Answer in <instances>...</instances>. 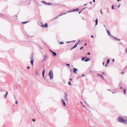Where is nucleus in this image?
I'll return each instance as SVG.
<instances>
[{
    "label": "nucleus",
    "mask_w": 127,
    "mask_h": 127,
    "mask_svg": "<svg viewBox=\"0 0 127 127\" xmlns=\"http://www.w3.org/2000/svg\"><path fill=\"white\" fill-rule=\"evenodd\" d=\"M74 47H73L70 49V50H72L73 49V48H74Z\"/></svg>",
    "instance_id": "obj_39"
},
{
    "label": "nucleus",
    "mask_w": 127,
    "mask_h": 127,
    "mask_svg": "<svg viewBox=\"0 0 127 127\" xmlns=\"http://www.w3.org/2000/svg\"><path fill=\"white\" fill-rule=\"evenodd\" d=\"M110 61V59H108L107 60L106 63L107 64H108L109 63Z\"/></svg>",
    "instance_id": "obj_15"
},
{
    "label": "nucleus",
    "mask_w": 127,
    "mask_h": 127,
    "mask_svg": "<svg viewBox=\"0 0 127 127\" xmlns=\"http://www.w3.org/2000/svg\"><path fill=\"white\" fill-rule=\"evenodd\" d=\"M87 54L88 55H90V53H87Z\"/></svg>",
    "instance_id": "obj_48"
},
{
    "label": "nucleus",
    "mask_w": 127,
    "mask_h": 127,
    "mask_svg": "<svg viewBox=\"0 0 127 127\" xmlns=\"http://www.w3.org/2000/svg\"><path fill=\"white\" fill-rule=\"evenodd\" d=\"M100 13H101L102 14H103V13L101 12V10H100Z\"/></svg>",
    "instance_id": "obj_51"
},
{
    "label": "nucleus",
    "mask_w": 127,
    "mask_h": 127,
    "mask_svg": "<svg viewBox=\"0 0 127 127\" xmlns=\"http://www.w3.org/2000/svg\"><path fill=\"white\" fill-rule=\"evenodd\" d=\"M30 3H31V2H30L29 3H28V5H29V4H30Z\"/></svg>",
    "instance_id": "obj_56"
},
{
    "label": "nucleus",
    "mask_w": 127,
    "mask_h": 127,
    "mask_svg": "<svg viewBox=\"0 0 127 127\" xmlns=\"http://www.w3.org/2000/svg\"><path fill=\"white\" fill-rule=\"evenodd\" d=\"M93 2H95V0H93Z\"/></svg>",
    "instance_id": "obj_54"
},
{
    "label": "nucleus",
    "mask_w": 127,
    "mask_h": 127,
    "mask_svg": "<svg viewBox=\"0 0 127 127\" xmlns=\"http://www.w3.org/2000/svg\"><path fill=\"white\" fill-rule=\"evenodd\" d=\"M90 4H92V2L91 1L90 2Z\"/></svg>",
    "instance_id": "obj_59"
},
{
    "label": "nucleus",
    "mask_w": 127,
    "mask_h": 127,
    "mask_svg": "<svg viewBox=\"0 0 127 127\" xmlns=\"http://www.w3.org/2000/svg\"><path fill=\"white\" fill-rule=\"evenodd\" d=\"M35 73L36 75H37L38 74V73L37 71H35Z\"/></svg>",
    "instance_id": "obj_25"
},
{
    "label": "nucleus",
    "mask_w": 127,
    "mask_h": 127,
    "mask_svg": "<svg viewBox=\"0 0 127 127\" xmlns=\"http://www.w3.org/2000/svg\"><path fill=\"white\" fill-rule=\"evenodd\" d=\"M32 121L33 122H35V120L34 119H32Z\"/></svg>",
    "instance_id": "obj_37"
},
{
    "label": "nucleus",
    "mask_w": 127,
    "mask_h": 127,
    "mask_svg": "<svg viewBox=\"0 0 127 127\" xmlns=\"http://www.w3.org/2000/svg\"><path fill=\"white\" fill-rule=\"evenodd\" d=\"M78 44V43H76L73 46L74 48H76Z\"/></svg>",
    "instance_id": "obj_11"
},
{
    "label": "nucleus",
    "mask_w": 127,
    "mask_h": 127,
    "mask_svg": "<svg viewBox=\"0 0 127 127\" xmlns=\"http://www.w3.org/2000/svg\"><path fill=\"white\" fill-rule=\"evenodd\" d=\"M91 60V59L88 58H87L84 60L85 62H87L89 60Z\"/></svg>",
    "instance_id": "obj_10"
},
{
    "label": "nucleus",
    "mask_w": 127,
    "mask_h": 127,
    "mask_svg": "<svg viewBox=\"0 0 127 127\" xmlns=\"http://www.w3.org/2000/svg\"><path fill=\"white\" fill-rule=\"evenodd\" d=\"M36 5L38 6H40L41 5H40L38 3H37L36 4Z\"/></svg>",
    "instance_id": "obj_31"
},
{
    "label": "nucleus",
    "mask_w": 127,
    "mask_h": 127,
    "mask_svg": "<svg viewBox=\"0 0 127 127\" xmlns=\"http://www.w3.org/2000/svg\"><path fill=\"white\" fill-rule=\"evenodd\" d=\"M43 76V78L46 80V79H45V77H44V75H42Z\"/></svg>",
    "instance_id": "obj_43"
},
{
    "label": "nucleus",
    "mask_w": 127,
    "mask_h": 127,
    "mask_svg": "<svg viewBox=\"0 0 127 127\" xmlns=\"http://www.w3.org/2000/svg\"><path fill=\"white\" fill-rule=\"evenodd\" d=\"M111 8L112 9H114V7L113 5H112L111 6Z\"/></svg>",
    "instance_id": "obj_27"
},
{
    "label": "nucleus",
    "mask_w": 127,
    "mask_h": 127,
    "mask_svg": "<svg viewBox=\"0 0 127 127\" xmlns=\"http://www.w3.org/2000/svg\"><path fill=\"white\" fill-rule=\"evenodd\" d=\"M33 53H32V54L31 55V57L30 59H33Z\"/></svg>",
    "instance_id": "obj_18"
},
{
    "label": "nucleus",
    "mask_w": 127,
    "mask_h": 127,
    "mask_svg": "<svg viewBox=\"0 0 127 127\" xmlns=\"http://www.w3.org/2000/svg\"><path fill=\"white\" fill-rule=\"evenodd\" d=\"M84 74H83L82 76V77H84Z\"/></svg>",
    "instance_id": "obj_55"
},
{
    "label": "nucleus",
    "mask_w": 127,
    "mask_h": 127,
    "mask_svg": "<svg viewBox=\"0 0 127 127\" xmlns=\"http://www.w3.org/2000/svg\"><path fill=\"white\" fill-rule=\"evenodd\" d=\"M86 58V57H82V61H83Z\"/></svg>",
    "instance_id": "obj_12"
},
{
    "label": "nucleus",
    "mask_w": 127,
    "mask_h": 127,
    "mask_svg": "<svg viewBox=\"0 0 127 127\" xmlns=\"http://www.w3.org/2000/svg\"><path fill=\"white\" fill-rule=\"evenodd\" d=\"M7 94H8V92H6V94H5V98H6V97H7Z\"/></svg>",
    "instance_id": "obj_21"
},
{
    "label": "nucleus",
    "mask_w": 127,
    "mask_h": 127,
    "mask_svg": "<svg viewBox=\"0 0 127 127\" xmlns=\"http://www.w3.org/2000/svg\"><path fill=\"white\" fill-rule=\"evenodd\" d=\"M83 48V46H82V47H81L80 48V50H81V49H82Z\"/></svg>",
    "instance_id": "obj_38"
},
{
    "label": "nucleus",
    "mask_w": 127,
    "mask_h": 127,
    "mask_svg": "<svg viewBox=\"0 0 127 127\" xmlns=\"http://www.w3.org/2000/svg\"><path fill=\"white\" fill-rule=\"evenodd\" d=\"M66 14V13H62L61 14L59 15V16H61L62 15H64V14Z\"/></svg>",
    "instance_id": "obj_19"
},
{
    "label": "nucleus",
    "mask_w": 127,
    "mask_h": 127,
    "mask_svg": "<svg viewBox=\"0 0 127 127\" xmlns=\"http://www.w3.org/2000/svg\"><path fill=\"white\" fill-rule=\"evenodd\" d=\"M69 80L70 81H72V78H70L69 79Z\"/></svg>",
    "instance_id": "obj_49"
},
{
    "label": "nucleus",
    "mask_w": 127,
    "mask_h": 127,
    "mask_svg": "<svg viewBox=\"0 0 127 127\" xmlns=\"http://www.w3.org/2000/svg\"><path fill=\"white\" fill-rule=\"evenodd\" d=\"M34 61V60L33 59H32L31 60V64L33 65V61Z\"/></svg>",
    "instance_id": "obj_9"
},
{
    "label": "nucleus",
    "mask_w": 127,
    "mask_h": 127,
    "mask_svg": "<svg viewBox=\"0 0 127 127\" xmlns=\"http://www.w3.org/2000/svg\"><path fill=\"white\" fill-rule=\"evenodd\" d=\"M124 73V72H121V74H122L123 73Z\"/></svg>",
    "instance_id": "obj_64"
},
{
    "label": "nucleus",
    "mask_w": 127,
    "mask_h": 127,
    "mask_svg": "<svg viewBox=\"0 0 127 127\" xmlns=\"http://www.w3.org/2000/svg\"><path fill=\"white\" fill-rule=\"evenodd\" d=\"M53 4V3H47V5H51Z\"/></svg>",
    "instance_id": "obj_17"
},
{
    "label": "nucleus",
    "mask_w": 127,
    "mask_h": 127,
    "mask_svg": "<svg viewBox=\"0 0 127 127\" xmlns=\"http://www.w3.org/2000/svg\"><path fill=\"white\" fill-rule=\"evenodd\" d=\"M59 44H64V43L63 42H61L59 43Z\"/></svg>",
    "instance_id": "obj_23"
},
{
    "label": "nucleus",
    "mask_w": 127,
    "mask_h": 127,
    "mask_svg": "<svg viewBox=\"0 0 127 127\" xmlns=\"http://www.w3.org/2000/svg\"><path fill=\"white\" fill-rule=\"evenodd\" d=\"M30 68V67L29 66H28L27 67V69H29Z\"/></svg>",
    "instance_id": "obj_40"
},
{
    "label": "nucleus",
    "mask_w": 127,
    "mask_h": 127,
    "mask_svg": "<svg viewBox=\"0 0 127 127\" xmlns=\"http://www.w3.org/2000/svg\"><path fill=\"white\" fill-rule=\"evenodd\" d=\"M113 37V38H114V39H117V38H116V37H113H113Z\"/></svg>",
    "instance_id": "obj_47"
},
{
    "label": "nucleus",
    "mask_w": 127,
    "mask_h": 127,
    "mask_svg": "<svg viewBox=\"0 0 127 127\" xmlns=\"http://www.w3.org/2000/svg\"><path fill=\"white\" fill-rule=\"evenodd\" d=\"M42 3H44L45 2V1H42Z\"/></svg>",
    "instance_id": "obj_42"
},
{
    "label": "nucleus",
    "mask_w": 127,
    "mask_h": 127,
    "mask_svg": "<svg viewBox=\"0 0 127 127\" xmlns=\"http://www.w3.org/2000/svg\"><path fill=\"white\" fill-rule=\"evenodd\" d=\"M124 94H126V90L125 89H124Z\"/></svg>",
    "instance_id": "obj_24"
},
{
    "label": "nucleus",
    "mask_w": 127,
    "mask_h": 127,
    "mask_svg": "<svg viewBox=\"0 0 127 127\" xmlns=\"http://www.w3.org/2000/svg\"><path fill=\"white\" fill-rule=\"evenodd\" d=\"M87 45V43H85V44L84 45H85V46H86Z\"/></svg>",
    "instance_id": "obj_58"
},
{
    "label": "nucleus",
    "mask_w": 127,
    "mask_h": 127,
    "mask_svg": "<svg viewBox=\"0 0 127 127\" xmlns=\"http://www.w3.org/2000/svg\"><path fill=\"white\" fill-rule=\"evenodd\" d=\"M29 22V21H26V22H22V24L23 23V24H26V23H28Z\"/></svg>",
    "instance_id": "obj_22"
},
{
    "label": "nucleus",
    "mask_w": 127,
    "mask_h": 127,
    "mask_svg": "<svg viewBox=\"0 0 127 127\" xmlns=\"http://www.w3.org/2000/svg\"><path fill=\"white\" fill-rule=\"evenodd\" d=\"M87 8V7H86L85 8H83V9H82L79 12V14H80L81 13V11L83 10H84V9L86 8Z\"/></svg>",
    "instance_id": "obj_16"
},
{
    "label": "nucleus",
    "mask_w": 127,
    "mask_h": 127,
    "mask_svg": "<svg viewBox=\"0 0 127 127\" xmlns=\"http://www.w3.org/2000/svg\"><path fill=\"white\" fill-rule=\"evenodd\" d=\"M120 89H123V87H121L120 88Z\"/></svg>",
    "instance_id": "obj_45"
},
{
    "label": "nucleus",
    "mask_w": 127,
    "mask_h": 127,
    "mask_svg": "<svg viewBox=\"0 0 127 127\" xmlns=\"http://www.w3.org/2000/svg\"><path fill=\"white\" fill-rule=\"evenodd\" d=\"M0 15H2V16H4V15L2 14H0Z\"/></svg>",
    "instance_id": "obj_61"
},
{
    "label": "nucleus",
    "mask_w": 127,
    "mask_h": 127,
    "mask_svg": "<svg viewBox=\"0 0 127 127\" xmlns=\"http://www.w3.org/2000/svg\"><path fill=\"white\" fill-rule=\"evenodd\" d=\"M78 8H76L75 9H73V12L74 11H78Z\"/></svg>",
    "instance_id": "obj_13"
},
{
    "label": "nucleus",
    "mask_w": 127,
    "mask_h": 127,
    "mask_svg": "<svg viewBox=\"0 0 127 127\" xmlns=\"http://www.w3.org/2000/svg\"><path fill=\"white\" fill-rule=\"evenodd\" d=\"M102 64H103V65H104V62H103Z\"/></svg>",
    "instance_id": "obj_62"
},
{
    "label": "nucleus",
    "mask_w": 127,
    "mask_h": 127,
    "mask_svg": "<svg viewBox=\"0 0 127 127\" xmlns=\"http://www.w3.org/2000/svg\"><path fill=\"white\" fill-rule=\"evenodd\" d=\"M100 76L101 77V78H102V79H104V77H103V75H102V74H100Z\"/></svg>",
    "instance_id": "obj_26"
},
{
    "label": "nucleus",
    "mask_w": 127,
    "mask_h": 127,
    "mask_svg": "<svg viewBox=\"0 0 127 127\" xmlns=\"http://www.w3.org/2000/svg\"><path fill=\"white\" fill-rule=\"evenodd\" d=\"M48 75L50 77V79H51L53 78V75L52 71V70H50L49 73Z\"/></svg>",
    "instance_id": "obj_2"
},
{
    "label": "nucleus",
    "mask_w": 127,
    "mask_h": 127,
    "mask_svg": "<svg viewBox=\"0 0 127 127\" xmlns=\"http://www.w3.org/2000/svg\"><path fill=\"white\" fill-rule=\"evenodd\" d=\"M73 69V72L74 73H76L77 72V71L78 69L75 68H74Z\"/></svg>",
    "instance_id": "obj_6"
},
{
    "label": "nucleus",
    "mask_w": 127,
    "mask_h": 127,
    "mask_svg": "<svg viewBox=\"0 0 127 127\" xmlns=\"http://www.w3.org/2000/svg\"><path fill=\"white\" fill-rule=\"evenodd\" d=\"M68 84L69 85H71V82L70 81H69L68 82Z\"/></svg>",
    "instance_id": "obj_30"
},
{
    "label": "nucleus",
    "mask_w": 127,
    "mask_h": 127,
    "mask_svg": "<svg viewBox=\"0 0 127 127\" xmlns=\"http://www.w3.org/2000/svg\"><path fill=\"white\" fill-rule=\"evenodd\" d=\"M45 69H44L43 70L42 73V75H44V73H45Z\"/></svg>",
    "instance_id": "obj_14"
},
{
    "label": "nucleus",
    "mask_w": 127,
    "mask_h": 127,
    "mask_svg": "<svg viewBox=\"0 0 127 127\" xmlns=\"http://www.w3.org/2000/svg\"><path fill=\"white\" fill-rule=\"evenodd\" d=\"M107 64H107L106 63V64L105 65V67H106V66H107Z\"/></svg>",
    "instance_id": "obj_52"
},
{
    "label": "nucleus",
    "mask_w": 127,
    "mask_h": 127,
    "mask_svg": "<svg viewBox=\"0 0 127 127\" xmlns=\"http://www.w3.org/2000/svg\"><path fill=\"white\" fill-rule=\"evenodd\" d=\"M66 65L68 66L69 67H70V64H66Z\"/></svg>",
    "instance_id": "obj_32"
},
{
    "label": "nucleus",
    "mask_w": 127,
    "mask_h": 127,
    "mask_svg": "<svg viewBox=\"0 0 127 127\" xmlns=\"http://www.w3.org/2000/svg\"><path fill=\"white\" fill-rule=\"evenodd\" d=\"M114 60H115L114 59H112V62H114Z\"/></svg>",
    "instance_id": "obj_53"
},
{
    "label": "nucleus",
    "mask_w": 127,
    "mask_h": 127,
    "mask_svg": "<svg viewBox=\"0 0 127 127\" xmlns=\"http://www.w3.org/2000/svg\"><path fill=\"white\" fill-rule=\"evenodd\" d=\"M41 27H43L47 28L48 27V24L47 23H45L44 25L43 24L41 25Z\"/></svg>",
    "instance_id": "obj_5"
},
{
    "label": "nucleus",
    "mask_w": 127,
    "mask_h": 127,
    "mask_svg": "<svg viewBox=\"0 0 127 127\" xmlns=\"http://www.w3.org/2000/svg\"><path fill=\"white\" fill-rule=\"evenodd\" d=\"M48 3L46 2H45L44 3V4H47V3Z\"/></svg>",
    "instance_id": "obj_46"
},
{
    "label": "nucleus",
    "mask_w": 127,
    "mask_h": 127,
    "mask_svg": "<svg viewBox=\"0 0 127 127\" xmlns=\"http://www.w3.org/2000/svg\"><path fill=\"white\" fill-rule=\"evenodd\" d=\"M106 30H107V32L108 33V35L109 36H110L112 37H113L112 35H111L110 32L109 31H108L106 29Z\"/></svg>",
    "instance_id": "obj_7"
},
{
    "label": "nucleus",
    "mask_w": 127,
    "mask_h": 127,
    "mask_svg": "<svg viewBox=\"0 0 127 127\" xmlns=\"http://www.w3.org/2000/svg\"><path fill=\"white\" fill-rule=\"evenodd\" d=\"M117 40H118V41H120V40H121V39H117Z\"/></svg>",
    "instance_id": "obj_57"
},
{
    "label": "nucleus",
    "mask_w": 127,
    "mask_h": 127,
    "mask_svg": "<svg viewBox=\"0 0 127 127\" xmlns=\"http://www.w3.org/2000/svg\"><path fill=\"white\" fill-rule=\"evenodd\" d=\"M64 99L65 100H66V101H67V97L64 98Z\"/></svg>",
    "instance_id": "obj_35"
},
{
    "label": "nucleus",
    "mask_w": 127,
    "mask_h": 127,
    "mask_svg": "<svg viewBox=\"0 0 127 127\" xmlns=\"http://www.w3.org/2000/svg\"><path fill=\"white\" fill-rule=\"evenodd\" d=\"M60 16H59V15L57 17H56V18H55L54 19H55L59 17Z\"/></svg>",
    "instance_id": "obj_36"
},
{
    "label": "nucleus",
    "mask_w": 127,
    "mask_h": 127,
    "mask_svg": "<svg viewBox=\"0 0 127 127\" xmlns=\"http://www.w3.org/2000/svg\"><path fill=\"white\" fill-rule=\"evenodd\" d=\"M52 53L54 57H55L56 56L57 54L56 53L53 52V51H52Z\"/></svg>",
    "instance_id": "obj_8"
},
{
    "label": "nucleus",
    "mask_w": 127,
    "mask_h": 127,
    "mask_svg": "<svg viewBox=\"0 0 127 127\" xmlns=\"http://www.w3.org/2000/svg\"><path fill=\"white\" fill-rule=\"evenodd\" d=\"M98 24V22H96L95 23V25H96Z\"/></svg>",
    "instance_id": "obj_41"
},
{
    "label": "nucleus",
    "mask_w": 127,
    "mask_h": 127,
    "mask_svg": "<svg viewBox=\"0 0 127 127\" xmlns=\"http://www.w3.org/2000/svg\"><path fill=\"white\" fill-rule=\"evenodd\" d=\"M75 41V40H74V41H67V42L68 43L69 42H72V41Z\"/></svg>",
    "instance_id": "obj_34"
},
{
    "label": "nucleus",
    "mask_w": 127,
    "mask_h": 127,
    "mask_svg": "<svg viewBox=\"0 0 127 127\" xmlns=\"http://www.w3.org/2000/svg\"><path fill=\"white\" fill-rule=\"evenodd\" d=\"M91 37L92 38H94V36H93V35H91Z\"/></svg>",
    "instance_id": "obj_44"
},
{
    "label": "nucleus",
    "mask_w": 127,
    "mask_h": 127,
    "mask_svg": "<svg viewBox=\"0 0 127 127\" xmlns=\"http://www.w3.org/2000/svg\"><path fill=\"white\" fill-rule=\"evenodd\" d=\"M47 56L45 55L44 56V58L42 60L41 62H44V61H45V60H46L47 59Z\"/></svg>",
    "instance_id": "obj_3"
},
{
    "label": "nucleus",
    "mask_w": 127,
    "mask_h": 127,
    "mask_svg": "<svg viewBox=\"0 0 127 127\" xmlns=\"http://www.w3.org/2000/svg\"><path fill=\"white\" fill-rule=\"evenodd\" d=\"M73 12V10H70V11H68L67 12L68 13H70V12Z\"/></svg>",
    "instance_id": "obj_33"
},
{
    "label": "nucleus",
    "mask_w": 127,
    "mask_h": 127,
    "mask_svg": "<svg viewBox=\"0 0 127 127\" xmlns=\"http://www.w3.org/2000/svg\"><path fill=\"white\" fill-rule=\"evenodd\" d=\"M84 102H85V103H86V104H87V102H86V101H84Z\"/></svg>",
    "instance_id": "obj_63"
},
{
    "label": "nucleus",
    "mask_w": 127,
    "mask_h": 127,
    "mask_svg": "<svg viewBox=\"0 0 127 127\" xmlns=\"http://www.w3.org/2000/svg\"><path fill=\"white\" fill-rule=\"evenodd\" d=\"M98 20L97 19V18L96 20H95V22H98Z\"/></svg>",
    "instance_id": "obj_28"
},
{
    "label": "nucleus",
    "mask_w": 127,
    "mask_h": 127,
    "mask_svg": "<svg viewBox=\"0 0 127 127\" xmlns=\"http://www.w3.org/2000/svg\"><path fill=\"white\" fill-rule=\"evenodd\" d=\"M61 101L63 104V105L64 106H66V104L65 102L63 100V99H62L61 100Z\"/></svg>",
    "instance_id": "obj_4"
},
{
    "label": "nucleus",
    "mask_w": 127,
    "mask_h": 127,
    "mask_svg": "<svg viewBox=\"0 0 127 127\" xmlns=\"http://www.w3.org/2000/svg\"><path fill=\"white\" fill-rule=\"evenodd\" d=\"M67 94L66 93H65V95H64V98H65V97H67Z\"/></svg>",
    "instance_id": "obj_20"
},
{
    "label": "nucleus",
    "mask_w": 127,
    "mask_h": 127,
    "mask_svg": "<svg viewBox=\"0 0 127 127\" xmlns=\"http://www.w3.org/2000/svg\"><path fill=\"white\" fill-rule=\"evenodd\" d=\"M100 74H99V73H97V75H98V76H99V75H100Z\"/></svg>",
    "instance_id": "obj_60"
},
{
    "label": "nucleus",
    "mask_w": 127,
    "mask_h": 127,
    "mask_svg": "<svg viewBox=\"0 0 127 127\" xmlns=\"http://www.w3.org/2000/svg\"><path fill=\"white\" fill-rule=\"evenodd\" d=\"M15 103H17V104H18V102L17 101H16Z\"/></svg>",
    "instance_id": "obj_50"
},
{
    "label": "nucleus",
    "mask_w": 127,
    "mask_h": 127,
    "mask_svg": "<svg viewBox=\"0 0 127 127\" xmlns=\"http://www.w3.org/2000/svg\"><path fill=\"white\" fill-rule=\"evenodd\" d=\"M117 119L120 122L124 123L125 124H127V120H124V119L121 116L118 117Z\"/></svg>",
    "instance_id": "obj_1"
},
{
    "label": "nucleus",
    "mask_w": 127,
    "mask_h": 127,
    "mask_svg": "<svg viewBox=\"0 0 127 127\" xmlns=\"http://www.w3.org/2000/svg\"><path fill=\"white\" fill-rule=\"evenodd\" d=\"M119 45H122L123 44V43L121 42H120L119 43Z\"/></svg>",
    "instance_id": "obj_29"
}]
</instances>
